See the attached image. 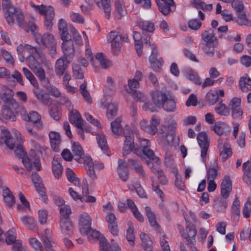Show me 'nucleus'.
<instances>
[{
    "label": "nucleus",
    "mask_w": 251,
    "mask_h": 251,
    "mask_svg": "<svg viewBox=\"0 0 251 251\" xmlns=\"http://www.w3.org/2000/svg\"><path fill=\"white\" fill-rule=\"evenodd\" d=\"M50 146L55 152H58L60 149L61 140L60 134L55 131H50L49 133Z\"/></svg>",
    "instance_id": "6ab92c4d"
},
{
    "label": "nucleus",
    "mask_w": 251,
    "mask_h": 251,
    "mask_svg": "<svg viewBox=\"0 0 251 251\" xmlns=\"http://www.w3.org/2000/svg\"><path fill=\"white\" fill-rule=\"evenodd\" d=\"M21 108L22 109L21 115L25 121H30L34 123L40 120V116L36 111H32L27 113L25 108Z\"/></svg>",
    "instance_id": "b1692460"
},
{
    "label": "nucleus",
    "mask_w": 251,
    "mask_h": 251,
    "mask_svg": "<svg viewBox=\"0 0 251 251\" xmlns=\"http://www.w3.org/2000/svg\"><path fill=\"white\" fill-rule=\"evenodd\" d=\"M243 214L245 218H248L251 215V199L248 198L247 200L243 207Z\"/></svg>",
    "instance_id": "680f3d73"
},
{
    "label": "nucleus",
    "mask_w": 251,
    "mask_h": 251,
    "mask_svg": "<svg viewBox=\"0 0 251 251\" xmlns=\"http://www.w3.org/2000/svg\"><path fill=\"white\" fill-rule=\"evenodd\" d=\"M219 175L218 166L209 168L207 171V180H214Z\"/></svg>",
    "instance_id": "6e6d98bb"
},
{
    "label": "nucleus",
    "mask_w": 251,
    "mask_h": 251,
    "mask_svg": "<svg viewBox=\"0 0 251 251\" xmlns=\"http://www.w3.org/2000/svg\"><path fill=\"white\" fill-rule=\"evenodd\" d=\"M235 21L239 25L251 26V20L247 18L245 13H239Z\"/></svg>",
    "instance_id": "de8ad7c7"
},
{
    "label": "nucleus",
    "mask_w": 251,
    "mask_h": 251,
    "mask_svg": "<svg viewBox=\"0 0 251 251\" xmlns=\"http://www.w3.org/2000/svg\"><path fill=\"white\" fill-rule=\"evenodd\" d=\"M12 91L4 85H0V98L4 102H9L13 98Z\"/></svg>",
    "instance_id": "cd10ccee"
},
{
    "label": "nucleus",
    "mask_w": 251,
    "mask_h": 251,
    "mask_svg": "<svg viewBox=\"0 0 251 251\" xmlns=\"http://www.w3.org/2000/svg\"><path fill=\"white\" fill-rule=\"evenodd\" d=\"M101 105L104 108L107 107L106 116L108 119H112L114 116L117 115L118 107L117 104L112 102H108L105 100H102Z\"/></svg>",
    "instance_id": "5701e85b"
},
{
    "label": "nucleus",
    "mask_w": 251,
    "mask_h": 251,
    "mask_svg": "<svg viewBox=\"0 0 251 251\" xmlns=\"http://www.w3.org/2000/svg\"><path fill=\"white\" fill-rule=\"evenodd\" d=\"M186 221V234L184 229L179 228V232L182 238L185 239L189 243H193L195 241V237L197 234V230L193 225L188 224V221Z\"/></svg>",
    "instance_id": "9b49d317"
},
{
    "label": "nucleus",
    "mask_w": 251,
    "mask_h": 251,
    "mask_svg": "<svg viewBox=\"0 0 251 251\" xmlns=\"http://www.w3.org/2000/svg\"><path fill=\"white\" fill-rule=\"evenodd\" d=\"M107 40L111 43V49L115 54L119 52L122 43V35L116 31H111L107 36Z\"/></svg>",
    "instance_id": "1a4fd4ad"
},
{
    "label": "nucleus",
    "mask_w": 251,
    "mask_h": 251,
    "mask_svg": "<svg viewBox=\"0 0 251 251\" xmlns=\"http://www.w3.org/2000/svg\"><path fill=\"white\" fill-rule=\"evenodd\" d=\"M130 95L133 97L134 99L136 101L140 102H145L147 99V96L143 93L136 91L135 92H131Z\"/></svg>",
    "instance_id": "774afa93"
},
{
    "label": "nucleus",
    "mask_w": 251,
    "mask_h": 251,
    "mask_svg": "<svg viewBox=\"0 0 251 251\" xmlns=\"http://www.w3.org/2000/svg\"><path fill=\"white\" fill-rule=\"evenodd\" d=\"M222 101V99L219 100L218 106L215 107V112L221 116H227L230 113L229 109Z\"/></svg>",
    "instance_id": "72a5a7b5"
},
{
    "label": "nucleus",
    "mask_w": 251,
    "mask_h": 251,
    "mask_svg": "<svg viewBox=\"0 0 251 251\" xmlns=\"http://www.w3.org/2000/svg\"><path fill=\"white\" fill-rule=\"evenodd\" d=\"M100 2L101 6L105 14V17L106 19H109L110 17L111 10L110 0H100Z\"/></svg>",
    "instance_id": "052dcab7"
},
{
    "label": "nucleus",
    "mask_w": 251,
    "mask_h": 251,
    "mask_svg": "<svg viewBox=\"0 0 251 251\" xmlns=\"http://www.w3.org/2000/svg\"><path fill=\"white\" fill-rule=\"evenodd\" d=\"M97 140L101 150L103 151L104 153L108 155L107 152L108 146L105 136L103 133H99L97 135Z\"/></svg>",
    "instance_id": "4c0bfd02"
},
{
    "label": "nucleus",
    "mask_w": 251,
    "mask_h": 251,
    "mask_svg": "<svg viewBox=\"0 0 251 251\" xmlns=\"http://www.w3.org/2000/svg\"><path fill=\"white\" fill-rule=\"evenodd\" d=\"M144 40L146 46L151 47V54L149 57L151 67L154 71L157 72L162 66L163 60L161 58L157 59L158 51L154 44L150 41V35H146V37Z\"/></svg>",
    "instance_id": "423d86ee"
},
{
    "label": "nucleus",
    "mask_w": 251,
    "mask_h": 251,
    "mask_svg": "<svg viewBox=\"0 0 251 251\" xmlns=\"http://www.w3.org/2000/svg\"><path fill=\"white\" fill-rule=\"evenodd\" d=\"M218 148L222 161H225L232 155L231 146L228 143L226 142L223 144L222 141L219 139Z\"/></svg>",
    "instance_id": "2eb2a0df"
},
{
    "label": "nucleus",
    "mask_w": 251,
    "mask_h": 251,
    "mask_svg": "<svg viewBox=\"0 0 251 251\" xmlns=\"http://www.w3.org/2000/svg\"><path fill=\"white\" fill-rule=\"evenodd\" d=\"M5 242L8 245H11L17 240L16 239V233L15 229L12 228L6 233Z\"/></svg>",
    "instance_id": "603ef678"
},
{
    "label": "nucleus",
    "mask_w": 251,
    "mask_h": 251,
    "mask_svg": "<svg viewBox=\"0 0 251 251\" xmlns=\"http://www.w3.org/2000/svg\"><path fill=\"white\" fill-rule=\"evenodd\" d=\"M127 162L130 168L134 170L140 178L143 180L147 179L146 173L140 161L135 159H129Z\"/></svg>",
    "instance_id": "f8f14e48"
},
{
    "label": "nucleus",
    "mask_w": 251,
    "mask_h": 251,
    "mask_svg": "<svg viewBox=\"0 0 251 251\" xmlns=\"http://www.w3.org/2000/svg\"><path fill=\"white\" fill-rule=\"evenodd\" d=\"M41 240L45 246L46 251H56L54 249L55 242L50 237L43 236Z\"/></svg>",
    "instance_id": "c9c22d12"
},
{
    "label": "nucleus",
    "mask_w": 251,
    "mask_h": 251,
    "mask_svg": "<svg viewBox=\"0 0 251 251\" xmlns=\"http://www.w3.org/2000/svg\"><path fill=\"white\" fill-rule=\"evenodd\" d=\"M128 86L129 89L126 88L127 86L126 85L125 86L126 88V91L128 93L131 94V91L132 92L136 91V89L140 87V83L137 80H135L133 78L129 79L128 80Z\"/></svg>",
    "instance_id": "864d4df0"
},
{
    "label": "nucleus",
    "mask_w": 251,
    "mask_h": 251,
    "mask_svg": "<svg viewBox=\"0 0 251 251\" xmlns=\"http://www.w3.org/2000/svg\"><path fill=\"white\" fill-rule=\"evenodd\" d=\"M95 58L103 69H106L109 67L110 63L104 58L102 53H97Z\"/></svg>",
    "instance_id": "bf43d9fd"
},
{
    "label": "nucleus",
    "mask_w": 251,
    "mask_h": 251,
    "mask_svg": "<svg viewBox=\"0 0 251 251\" xmlns=\"http://www.w3.org/2000/svg\"><path fill=\"white\" fill-rule=\"evenodd\" d=\"M67 60V58L61 57L56 61L54 70L57 76H61L66 72L68 64L70 63L68 62Z\"/></svg>",
    "instance_id": "f3484780"
},
{
    "label": "nucleus",
    "mask_w": 251,
    "mask_h": 251,
    "mask_svg": "<svg viewBox=\"0 0 251 251\" xmlns=\"http://www.w3.org/2000/svg\"><path fill=\"white\" fill-rule=\"evenodd\" d=\"M151 94L153 104L145 102L142 107L145 111H150L152 112L155 110V107L161 108L162 103L167 98V94L160 91H152Z\"/></svg>",
    "instance_id": "39448f33"
},
{
    "label": "nucleus",
    "mask_w": 251,
    "mask_h": 251,
    "mask_svg": "<svg viewBox=\"0 0 251 251\" xmlns=\"http://www.w3.org/2000/svg\"><path fill=\"white\" fill-rule=\"evenodd\" d=\"M33 92L37 100L41 103L45 105H48L49 104L47 99L45 97L44 94L42 93L40 90H38V87H35V88L33 89Z\"/></svg>",
    "instance_id": "69168bd1"
},
{
    "label": "nucleus",
    "mask_w": 251,
    "mask_h": 251,
    "mask_svg": "<svg viewBox=\"0 0 251 251\" xmlns=\"http://www.w3.org/2000/svg\"><path fill=\"white\" fill-rule=\"evenodd\" d=\"M145 212L150 225L154 229H156L158 228L159 226L157 223L154 213L152 211L151 208L149 206H146L145 207Z\"/></svg>",
    "instance_id": "7c9ffc66"
},
{
    "label": "nucleus",
    "mask_w": 251,
    "mask_h": 251,
    "mask_svg": "<svg viewBox=\"0 0 251 251\" xmlns=\"http://www.w3.org/2000/svg\"><path fill=\"white\" fill-rule=\"evenodd\" d=\"M62 48L64 53V57L67 58L68 62H71L75 55V50L74 48V43L72 40L65 41L63 42Z\"/></svg>",
    "instance_id": "4468645a"
},
{
    "label": "nucleus",
    "mask_w": 251,
    "mask_h": 251,
    "mask_svg": "<svg viewBox=\"0 0 251 251\" xmlns=\"http://www.w3.org/2000/svg\"><path fill=\"white\" fill-rule=\"evenodd\" d=\"M217 47H214L212 45L202 44V50L207 55L210 57L214 56L215 52V49Z\"/></svg>",
    "instance_id": "338daca9"
},
{
    "label": "nucleus",
    "mask_w": 251,
    "mask_h": 251,
    "mask_svg": "<svg viewBox=\"0 0 251 251\" xmlns=\"http://www.w3.org/2000/svg\"><path fill=\"white\" fill-rule=\"evenodd\" d=\"M69 121L71 124L75 125L76 127H81L84 126V124L80 114L77 110H73L71 112Z\"/></svg>",
    "instance_id": "bb28decb"
},
{
    "label": "nucleus",
    "mask_w": 251,
    "mask_h": 251,
    "mask_svg": "<svg viewBox=\"0 0 251 251\" xmlns=\"http://www.w3.org/2000/svg\"><path fill=\"white\" fill-rule=\"evenodd\" d=\"M115 10L118 19H121L126 14V7L123 0H116L115 2Z\"/></svg>",
    "instance_id": "2f4dec72"
},
{
    "label": "nucleus",
    "mask_w": 251,
    "mask_h": 251,
    "mask_svg": "<svg viewBox=\"0 0 251 251\" xmlns=\"http://www.w3.org/2000/svg\"><path fill=\"white\" fill-rule=\"evenodd\" d=\"M33 73L38 77L41 82H47L48 79L46 77V73L44 69L40 66L32 70Z\"/></svg>",
    "instance_id": "c03bdc74"
},
{
    "label": "nucleus",
    "mask_w": 251,
    "mask_h": 251,
    "mask_svg": "<svg viewBox=\"0 0 251 251\" xmlns=\"http://www.w3.org/2000/svg\"><path fill=\"white\" fill-rule=\"evenodd\" d=\"M197 140L201 149V156L203 162H205L207 151L209 147V141L205 132H201L198 134Z\"/></svg>",
    "instance_id": "9d476101"
},
{
    "label": "nucleus",
    "mask_w": 251,
    "mask_h": 251,
    "mask_svg": "<svg viewBox=\"0 0 251 251\" xmlns=\"http://www.w3.org/2000/svg\"><path fill=\"white\" fill-rule=\"evenodd\" d=\"M52 164V169L53 174L56 178H59L62 174L63 167L61 163L55 157L53 158Z\"/></svg>",
    "instance_id": "58836bf2"
},
{
    "label": "nucleus",
    "mask_w": 251,
    "mask_h": 251,
    "mask_svg": "<svg viewBox=\"0 0 251 251\" xmlns=\"http://www.w3.org/2000/svg\"><path fill=\"white\" fill-rule=\"evenodd\" d=\"M100 251H109V248L112 251H121L118 244L113 239L111 240L109 247L108 246L106 240L104 238H100Z\"/></svg>",
    "instance_id": "4be33fe9"
},
{
    "label": "nucleus",
    "mask_w": 251,
    "mask_h": 251,
    "mask_svg": "<svg viewBox=\"0 0 251 251\" xmlns=\"http://www.w3.org/2000/svg\"><path fill=\"white\" fill-rule=\"evenodd\" d=\"M162 107L167 112H174L176 108V102L174 100L167 95V98L162 103Z\"/></svg>",
    "instance_id": "473e14b6"
},
{
    "label": "nucleus",
    "mask_w": 251,
    "mask_h": 251,
    "mask_svg": "<svg viewBox=\"0 0 251 251\" xmlns=\"http://www.w3.org/2000/svg\"><path fill=\"white\" fill-rule=\"evenodd\" d=\"M192 3L196 8H201L204 11H210L213 9L212 4H206L201 0H192Z\"/></svg>",
    "instance_id": "79ce46f5"
},
{
    "label": "nucleus",
    "mask_w": 251,
    "mask_h": 251,
    "mask_svg": "<svg viewBox=\"0 0 251 251\" xmlns=\"http://www.w3.org/2000/svg\"><path fill=\"white\" fill-rule=\"evenodd\" d=\"M4 2V4L2 5V8L3 10L6 12L5 15V18L8 24L10 25H13L15 23L14 15L16 14L17 16H20V8L12 4L11 2L8 3L7 2Z\"/></svg>",
    "instance_id": "6e6552de"
},
{
    "label": "nucleus",
    "mask_w": 251,
    "mask_h": 251,
    "mask_svg": "<svg viewBox=\"0 0 251 251\" xmlns=\"http://www.w3.org/2000/svg\"><path fill=\"white\" fill-rule=\"evenodd\" d=\"M152 172L157 176L160 184L162 185H166L167 184L168 179L165 176L162 170L153 169L152 170Z\"/></svg>",
    "instance_id": "3c124183"
},
{
    "label": "nucleus",
    "mask_w": 251,
    "mask_h": 251,
    "mask_svg": "<svg viewBox=\"0 0 251 251\" xmlns=\"http://www.w3.org/2000/svg\"><path fill=\"white\" fill-rule=\"evenodd\" d=\"M159 10L164 15H168L171 11L176 9V5H168L161 3L157 4Z\"/></svg>",
    "instance_id": "09e8293b"
},
{
    "label": "nucleus",
    "mask_w": 251,
    "mask_h": 251,
    "mask_svg": "<svg viewBox=\"0 0 251 251\" xmlns=\"http://www.w3.org/2000/svg\"><path fill=\"white\" fill-rule=\"evenodd\" d=\"M201 37L204 42L202 44L212 45L214 47H217L218 40L215 36L214 31L211 29L203 31L201 34Z\"/></svg>",
    "instance_id": "ddd939ff"
},
{
    "label": "nucleus",
    "mask_w": 251,
    "mask_h": 251,
    "mask_svg": "<svg viewBox=\"0 0 251 251\" xmlns=\"http://www.w3.org/2000/svg\"><path fill=\"white\" fill-rule=\"evenodd\" d=\"M206 100L209 105H214L219 101L218 93L217 91L209 92L206 95Z\"/></svg>",
    "instance_id": "8fccbe9b"
},
{
    "label": "nucleus",
    "mask_w": 251,
    "mask_h": 251,
    "mask_svg": "<svg viewBox=\"0 0 251 251\" xmlns=\"http://www.w3.org/2000/svg\"><path fill=\"white\" fill-rule=\"evenodd\" d=\"M91 219L87 213H83L80 215L79 220V230L81 234L87 233L90 229Z\"/></svg>",
    "instance_id": "dca6fc26"
},
{
    "label": "nucleus",
    "mask_w": 251,
    "mask_h": 251,
    "mask_svg": "<svg viewBox=\"0 0 251 251\" xmlns=\"http://www.w3.org/2000/svg\"><path fill=\"white\" fill-rule=\"evenodd\" d=\"M51 117L55 120L58 121L61 116V109L56 105H52L50 110Z\"/></svg>",
    "instance_id": "13d9d810"
},
{
    "label": "nucleus",
    "mask_w": 251,
    "mask_h": 251,
    "mask_svg": "<svg viewBox=\"0 0 251 251\" xmlns=\"http://www.w3.org/2000/svg\"><path fill=\"white\" fill-rule=\"evenodd\" d=\"M20 15L17 16V15H14L15 21H16L18 25L20 27L23 28L25 30H27L26 27V24L25 23L24 15L21 9H20Z\"/></svg>",
    "instance_id": "e2e57ef3"
},
{
    "label": "nucleus",
    "mask_w": 251,
    "mask_h": 251,
    "mask_svg": "<svg viewBox=\"0 0 251 251\" xmlns=\"http://www.w3.org/2000/svg\"><path fill=\"white\" fill-rule=\"evenodd\" d=\"M0 120L1 121L9 120L14 121L16 120V115L9 107L4 106L1 109V113H0Z\"/></svg>",
    "instance_id": "c756f323"
},
{
    "label": "nucleus",
    "mask_w": 251,
    "mask_h": 251,
    "mask_svg": "<svg viewBox=\"0 0 251 251\" xmlns=\"http://www.w3.org/2000/svg\"><path fill=\"white\" fill-rule=\"evenodd\" d=\"M123 135L125 138L123 147V155H127L131 151L137 155L143 153L149 159L152 160L156 164L159 162V158L155 155L154 151L150 149V141L146 139H140V148L135 147L134 143V133L128 126H126L123 130Z\"/></svg>",
    "instance_id": "f257e3e1"
},
{
    "label": "nucleus",
    "mask_w": 251,
    "mask_h": 251,
    "mask_svg": "<svg viewBox=\"0 0 251 251\" xmlns=\"http://www.w3.org/2000/svg\"><path fill=\"white\" fill-rule=\"evenodd\" d=\"M23 73L26 78L29 80L30 83L36 88L39 87V83L34 75L28 69L23 67L22 69Z\"/></svg>",
    "instance_id": "ea45409f"
},
{
    "label": "nucleus",
    "mask_w": 251,
    "mask_h": 251,
    "mask_svg": "<svg viewBox=\"0 0 251 251\" xmlns=\"http://www.w3.org/2000/svg\"><path fill=\"white\" fill-rule=\"evenodd\" d=\"M72 151L75 160L79 162L83 161L84 151L78 143H74L72 147Z\"/></svg>",
    "instance_id": "a878e982"
},
{
    "label": "nucleus",
    "mask_w": 251,
    "mask_h": 251,
    "mask_svg": "<svg viewBox=\"0 0 251 251\" xmlns=\"http://www.w3.org/2000/svg\"><path fill=\"white\" fill-rule=\"evenodd\" d=\"M30 4L40 15L44 16L45 25L48 29H50L52 27V22L54 16L53 7L50 6H46L43 4L36 5L33 2H30Z\"/></svg>",
    "instance_id": "20e7f679"
},
{
    "label": "nucleus",
    "mask_w": 251,
    "mask_h": 251,
    "mask_svg": "<svg viewBox=\"0 0 251 251\" xmlns=\"http://www.w3.org/2000/svg\"><path fill=\"white\" fill-rule=\"evenodd\" d=\"M66 176L68 180L75 186H79L80 182L79 179L76 177L73 170L69 168L66 169Z\"/></svg>",
    "instance_id": "49530a36"
},
{
    "label": "nucleus",
    "mask_w": 251,
    "mask_h": 251,
    "mask_svg": "<svg viewBox=\"0 0 251 251\" xmlns=\"http://www.w3.org/2000/svg\"><path fill=\"white\" fill-rule=\"evenodd\" d=\"M60 226L61 232L66 235L71 236L74 232V226L70 219L60 218Z\"/></svg>",
    "instance_id": "a211bd4d"
},
{
    "label": "nucleus",
    "mask_w": 251,
    "mask_h": 251,
    "mask_svg": "<svg viewBox=\"0 0 251 251\" xmlns=\"http://www.w3.org/2000/svg\"><path fill=\"white\" fill-rule=\"evenodd\" d=\"M221 197L219 200L214 204V207L219 211H222L225 209L228 204L227 198L232 190V182L228 176H225L223 179L221 185Z\"/></svg>",
    "instance_id": "f03ea898"
},
{
    "label": "nucleus",
    "mask_w": 251,
    "mask_h": 251,
    "mask_svg": "<svg viewBox=\"0 0 251 251\" xmlns=\"http://www.w3.org/2000/svg\"><path fill=\"white\" fill-rule=\"evenodd\" d=\"M87 88V83L86 81H84L82 84H81L79 87V91L81 94L83 96L84 99L85 101L91 104L92 102V100L90 94L88 90L86 89Z\"/></svg>",
    "instance_id": "a18cd8bd"
},
{
    "label": "nucleus",
    "mask_w": 251,
    "mask_h": 251,
    "mask_svg": "<svg viewBox=\"0 0 251 251\" xmlns=\"http://www.w3.org/2000/svg\"><path fill=\"white\" fill-rule=\"evenodd\" d=\"M29 243L35 251H43V246L41 243L36 238H30Z\"/></svg>",
    "instance_id": "0e129e2a"
},
{
    "label": "nucleus",
    "mask_w": 251,
    "mask_h": 251,
    "mask_svg": "<svg viewBox=\"0 0 251 251\" xmlns=\"http://www.w3.org/2000/svg\"><path fill=\"white\" fill-rule=\"evenodd\" d=\"M20 220L29 229L34 230L36 229V223L32 217L29 216L21 217Z\"/></svg>",
    "instance_id": "f704fd0d"
},
{
    "label": "nucleus",
    "mask_w": 251,
    "mask_h": 251,
    "mask_svg": "<svg viewBox=\"0 0 251 251\" xmlns=\"http://www.w3.org/2000/svg\"><path fill=\"white\" fill-rule=\"evenodd\" d=\"M247 85L251 86V78L247 74H246L240 78L239 81V86L242 92H247L249 91Z\"/></svg>",
    "instance_id": "e433bc0d"
},
{
    "label": "nucleus",
    "mask_w": 251,
    "mask_h": 251,
    "mask_svg": "<svg viewBox=\"0 0 251 251\" xmlns=\"http://www.w3.org/2000/svg\"><path fill=\"white\" fill-rule=\"evenodd\" d=\"M2 196L5 204L8 207H12L15 203V197L8 188L6 187L3 189Z\"/></svg>",
    "instance_id": "c85d7f7f"
},
{
    "label": "nucleus",
    "mask_w": 251,
    "mask_h": 251,
    "mask_svg": "<svg viewBox=\"0 0 251 251\" xmlns=\"http://www.w3.org/2000/svg\"><path fill=\"white\" fill-rule=\"evenodd\" d=\"M31 177L32 181L39 195L43 198L46 197L45 188L42 182L41 177L36 173H32Z\"/></svg>",
    "instance_id": "412c9836"
},
{
    "label": "nucleus",
    "mask_w": 251,
    "mask_h": 251,
    "mask_svg": "<svg viewBox=\"0 0 251 251\" xmlns=\"http://www.w3.org/2000/svg\"><path fill=\"white\" fill-rule=\"evenodd\" d=\"M39 39L43 46L48 49L51 56L54 58L56 52V41L54 36L50 33H45Z\"/></svg>",
    "instance_id": "0eeeda50"
},
{
    "label": "nucleus",
    "mask_w": 251,
    "mask_h": 251,
    "mask_svg": "<svg viewBox=\"0 0 251 251\" xmlns=\"http://www.w3.org/2000/svg\"><path fill=\"white\" fill-rule=\"evenodd\" d=\"M25 60L28 67L31 71L37 67L38 66H40V64L35 58L33 55H28Z\"/></svg>",
    "instance_id": "4d7b16f0"
},
{
    "label": "nucleus",
    "mask_w": 251,
    "mask_h": 251,
    "mask_svg": "<svg viewBox=\"0 0 251 251\" xmlns=\"http://www.w3.org/2000/svg\"><path fill=\"white\" fill-rule=\"evenodd\" d=\"M0 144L6 145L10 150L15 149V145L13 138L11 137L10 132L7 129L2 130Z\"/></svg>",
    "instance_id": "aec40b11"
},
{
    "label": "nucleus",
    "mask_w": 251,
    "mask_h": 251,
    "mask_svg": "<svg viewBox=\"0 0 251 251\" xmlns=\"http://www.w3.org/2000/svg\"><path fill=\"white\" fill-rule=\"evenodd\" d=\"M73 76L76 79H82L84 77L83 72L78 64H72Z\"/></svg>",
    "instance_id": "5fc2aeb1"
},
{
    "label": "nucleus",
    "mask_w": 251,
    "mask_h": 251,
    "mask_svg": "<svg viewBox=\"0 0 251 251\" xmlns=\"http://www.w3.org/2000/svg\"><path fill=\"white\" fill-rule=\"evenodd\" d=\"M16 156L22 159V162L24 166L28 172H31L33 168H35L37 171L41 170V166L39 159L29 158L25 156V152L23 146L21 145H18L14 150Z\"/></svg>",
    "instance_id": "7ed1b4c3"
},
{
    "label": "nucleus",
    "mask_w": 251,
    "mask_h": 251,
    "mask_svg": "<svg viewBox=\"0 0 251 251\" xmlns=\"http://www.w3.org/2000/svg\"><path fill=\"white\" fill-rule=\"evenodd\" d=\"M121 119L118 117L111 123L112 132L114 135H119L122 133V127L121 125Z\"/></svg>",
    "instance_id": "a19ab883"
},
{
    "label": "nucleus",
    "mask_w": 251,
    "mask_h": 251,
    "mask_svg": "<svg viewBox=\"0 0 251 251\" xmlns=\"http://www.w3.org/2000/svg\"><path fill=\"white\" fill-rule=\"evenodd\" d=\"M159 124L158 120L152 117L150 121V124L148 125L145 131L151 134H154L157 131V126Z\"/></svg>",
    "instance_id": "37998d69"
},
{
    "label": "nucleus",
    "mask_w": 251,
    "mask_h": 251,
    "mask_svg": "<svg viewBox=\"0 0 251 251\" xmlns=\"http://www.w3.org/2000/svg\"><path fill=\"white\" fill-rule=\"evenodd\" d=\"M176 122L172 120L168 126V133L166 135L165 140L168 145H170L173 142L175 137V132L176 129Z\"/></svg>",
    "instance_id": "393cba45"
}]
</instances>
